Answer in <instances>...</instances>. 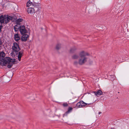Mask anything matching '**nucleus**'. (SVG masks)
I'll return each instance as SVG.
<instances>
[{
	"label": "nucleus",
	"mask_w": 129,
	"mask_h": 129,
	"mask_svg": "<svg viewBox=\"0 0 129 129\" xmlns=\"http://www.w3.org/2000/svg\"><path fill=\"white\" fill-rule=\"evenodd\" d=\"M15 59H12L10 57H7L2 58H0V67L7 65L8 68H11L14 63Z\"/></svg>",
	"instance_id": "1"
},
{
	"label": "nucleus",
	"mask_w": 129,
	"mask_h": 129,
	"mask_svg": "<svg viewBox=\"0 0 129 129\" xmlns=\"http://www.w3.org/2000/svg\"><path fill=\"white\" fill-rule=\"evenodd\" d=\"M73 108L71 107H69L68 109V111L66 112V113L64 114L63 115V117H64V115H66L68 113H70L72 110Z\"/></svg>",
	"instance_id": "14"
},
{
	"label": "nucleus",
	"mask_w": 129,
	"mask_h": 129,
	"mask_svg": "<svg viewBox=\"0 0 129 129\" xmlns=\"http://www.w3.org/2000/svg\"><path fill=\"white\" fill-rule=\"evenodd\" d=\"M77 48L76 47H73L71 48L70 52L71 53H74L77 50Z\"/></svg>",
	"instance_id": "12"
},
{
	"label": "nucleus",
	"mask_w": 129,
	"mask_h": 129,
	"mask_svg": "<svg viewBox=\"0 0 129 129\" xmlns=\"http://www.w3.org/2000/svg\"><path fill=\"white\" fill-rule=\"evenodd\" d=\"M78 56L77 55H74L72 56V58L74 59H76L78 58Z\"/></svg>",
	"instance_id": "21"
},
{
	"label": "nucleus",
	"mask_w": 129,
	"mask_h": 129,
	"mask_svg": "<svg viewBox=\"0 0 129 129\" xmlns=\"http://www.w3.org/2000/svg\"><path fill=\"white\" fill-rule=\"evenodd\" d=\"M91 103H86L82 101H80L77 103L76 105V107L77 108H81L85 106H88L89 105H91Z\"/></svg>",
	"instance_id": "4"
},
{
	"label": "nucleus",
	"mask_w": 129,
	"mask_h": 129,
	"mask_svg": "<svg viewBox=\"0 0 129 129\" xmlns=\"http://www.w3.org/2000/svg\"><path fill=\"white\" fill-rule=\"evenodd\" d=\"M20 26H19L18 25H16L14 27V29L15 31H18L19 29Z\"/></svg>",
	"instance_id": "17"
},
{
	"label": "nucleus",
	"mask_w": 129,
	"mask_h": 129,
	"mask_svg": "<svg viewBox=\"0 0 129 129\" xmlns=\"http://www.w3.org/2000/svg\"><path fill=\"white\" fill-rule=\"evenodd\" d=\"M5 56V54L4 51H0V58L1 57H4Z\"/></svg>",
	"instance_id": "16"
},
{
	"label": "nucleus",
	"mask_w": 129,
	"mask_h": 129,
	"mask_svg": "<svg viewBox=\"0 0 129 129\" xmlns=\"http://www.w3.org/2000/svg\"><path fill=\"white\" fill-rule=\"evenodd\" d=\"M62 105L64 107H67L68 106V104L67 103H63Z\"/></svg>",
	"instance_id": "20"
},
{
	"label": "nucleus",
	"mask_w": 129,
	"mask_h": 129,
	"mask_svg": "<svg viewBox=\"0 0 129 129\" xmlns=\"http://www.w3.org/2000/svg\"><path fill=\"white\" fill-rule=\"evenodd\" d=\"M61 47V45L60 44H57L56 47V48L57 50L59 49Z\"/></svg>",
	"instance_id": "18"
},
{
	"label": "nucleus",
	"mask_w": 129,
	"mask_h": 129,
	"mask_svg": "<svg viewBox=\"0 0 129 129\" xmlns=\"http://www.w3.org/2000/svg\"><path fill=\"white\" fill-rule=\"evenodd\" d=\"M3 26L2 25H0V32L1 31V29L2 28Z\"/></svg>",
	"instance_id": "22"
},
{
	"label": "nucleus",
	"mask_w": 129,
	"mask_h": 129,
	"mask_svg": "<svg viewBox=\"0 0 129 129\" xmlns=\"http://www.w3.org/2000/svg\"><path fill=\"white\" fill-rule=\"evenodd\" d=\"M19 31L21 34H24L27 32V30L25 29V26L24 25L20 26Z\"/></svg>",
	"instance_id": "6"
},
{
	"label": "nucleus",
	"mask_w": 129,
	"mask_h": 129,
	"mask_svg": "<svg viewBox=\"0 0 129 129\" xmlns=\"http://www.w3.org/2000/svg\"><path fill=\"white\" fill-rule=\"evenodd\" d=\"M14 38L15 41H18L20 39V37L18 34H16L14 35Z\"/></svg>",
	"instance_id": "11"
},
{
	"label": "nucleus",
	"mask_w": 129,
	"mask_h": 129,
	"mask_svg": "<svg viewBox=\"0 0 129 129\" xmlns=\"http://www.w3.org/2000/svg\"><path fill=\"white\" fill-rule=\"evenodd\" d=\"M27 12L29 14H33L35 13V11L34 8H29L28 9Z\"/></svg>",
	"instance_id": "9"
},
{
	"label": "nucleus",
	"mask_w": 129,
	"mask_h": 129,
	"mask_svg": "<svg viewBox=\"0 0 129 129\" xmlns=\"http://www.w3.org/2000/svg\"><path fill=\"white\" fill-rule=\"evenodd\" d=\"M23 53V52L22 51H20L19 52L18 58V60L19 61L21 60V58L22 56Z\"/></svg>",
	"instance_id": "13"
},
{
	"label": "nucleus",
	"mask_w": 129,
	"mask_h": 129,
	"mask_svg": "<svg viewBox=\"0 0 129 129\" xmlns=\"http://www.w3.org/2000/svg\"><path fill=\"white\" fill-rule=\"evenodd\" d=\"M95 95L99 97V96L101 95L102 94V92L100 90H98L97 91H94V92Z\"/></svg>",
	"instance_id": "10"
},
{
	"label": "nucleus",
	"mask_w": 129,
	"mask_h": 129,
	"mask_svg": "<svg viewBox=\"0 0 129 129\" xmlns=\"http://www.w3.org/2000/svg\"><path fill=\"white\" fill-rule=\"evenodd\" d=\"M22 36L21 40L22 41H26L29 37L28 35L27 34H22Z\"/></svg>",
	"instance_id": "8"
},
{
	"label": "nucleus",
	"mask_w": 129,
	"mask_h": 129,
	"mask_svg": "<svg viewBox=\"0 0 129 129\" xmlns=\"http://www.w3.org/2000/svg\"><path fill=\"white\" fill-rule=\"evenodd\" d=\"M40 0H35V2L32 4L33 6L36 7L38 8L40 6Z\"/></svg>",
	"instance_id": "7"
},
{
	"label": "nucleus",
	"mask_w": 129,
	"mask_h": 129,
	"mask_svg": "<svg viewBox=\"0 0 129 129\" xmlns=\"http://www.w3.org/2000/svg\"><path fill=\"white\" fill-rule=\"evenodd\" d=\"M13 18L8 15H2L0 17V22L1 23L6 24L11 20Z\"/></svg>",
	"instance_id": "3"
},
{
	"label": "nucleus",
	"mask_w": 129,
	"mask_h": 129,
	"mask_svg": "<svg viewBox=\"0 0 129 129\" xmlns=\"http://www.w3.org/2000/svg\"><path fill=\"white\" fill-rule=\"evenodd\" d=\"M88 54L84 51L81 52L79 54L80 57L79 58L78 62L75 61L74 64H77L78 63L80 65H82L86 62L87 59V58L86 55Z\"/></svg>",
	"instance_id": "2"
},
{
	"label": "nucleus",
	"mask_w": 129,
	"mask_h": 129,
	"mask_svg": "<svg viewBox=\"0 0 129 129\" xmlns=\"http://www.w3.org/2000/svg\"><path fill=\"white\" fill-rule=\"evenodd\" d=\"M12 49L13 52H18L20 50L19 45L16 43H14L12 47Z\"/></svg>",
	"instance_id": "5"
},
{
	"label": "nucleus",
	"mask_w": 129,
	"mask_h": 129,
	"mask_svg": "<svg viewBox=\"0 0 129 129\" xmlns=\"http://www.w3.org/2000/svg\"><path fill=\"white\" fill-rule=\"evenodd\" d=\"M2 44V41L1 40H0V45H1Z\"/></svg>",
	"instance_id": "23"
},
{
	"label": "nucleus",
	"mask_w": 129,
	"mask_h": 129,
	"mask_svg": "<svg viewBox=\"0 0 129 129\" xmlns=\"http://www.w3.org/2000/svg\"><path fill=\"white\" fill-rule=\"evenodd\" d=\"M101 113V112H99V114H100V113Z\"/></svg>",
	"instance_id": "24"
},
{
	"label": "nucleus",
	"mask_w": 129,
	"mask_h": 129,
	"mask_svg": "<svg viewBox=\"0 0 129 129\" xmlns=\"http://www.w3.org/2000/svg\"><path fill=\"white\" fill-rule=\"evenodd\" d=\"M31 4H32V3L30 2V1H28L26 4L27 6V7H29L30 6Z\"/></svg>",
	"instance_id": "19"
},
{
	"label": "nucleus",
	"mask_w": 129,
	"mask_h": 129,
	"mask_svg": "<svg viewBox=\"0 0 129 129\" xmlns=\"http://www.w3.org/2000/svg\"><path fill=\"white\" fill-rule=\"evenodd\" d=\"M22 21L23 19H22L19 18L17 19L16 21V23L17 24L16 25H18L19 26H20V23Z\"/></svg>",
	"instance_id": "15"
}]
</instances>
